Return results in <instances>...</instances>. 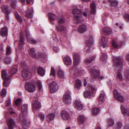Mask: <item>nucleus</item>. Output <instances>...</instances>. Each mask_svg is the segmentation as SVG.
Returning <instances> with one entry per match:
<instances>
[{
  "mask_svg": "<svg viewBox=\"0 0 129 129\" xmlns=\"http://www.w3.org/2000/svg\"><path fill=\"white\" fill-rule=\"evenodd\" d=\"M113 59L115 62V70L118 72L117 76V81L118 82L122 81L124 79L122 74L120 72L123 70V59L122 57L120 56L114 57Z\"/></svg>",
  "mask_w": 129,
  "mask_h": 129,
  "instance_id": "f257e3e1",
  "label": "nucleus"
},
{
  "mask_svg": "<svg viewBox=\"0 0 129 129\" xmlns=\"http://www.w3.org/2000/svg\"><path fill=\"white\" fill-rule=\"evenodd\" d=\"M20 65L22 68H24L22 71V74L23 78L26 80H28L33 75H35L36 74V68L34 67L31 69L29 68H25L26 66L25 62L20 63Z\"/></svg>",
  "mask_w": 129,
  "mask_h": 129,
  "instance_id": "f03ea898",
  "label": "nucleus"
},
{
  "mask_svg": "<svg viewBox=\"0 0 129 129\" xmlns=\"http://www.w3.org/2000/svg\"><path fill=\"white\" fill-rule=\"evenodd\" d=\"M72 12L74 15L75 18L78 21V22L81 23L84 20L82 16L81 15H80V14L81 13L80 10L76 8L73 9Z\"/></svg>",
  "mask_w": 129,
  "mask_h": 129,
  "instance_id": "7ed1b4c3",
  "label": "nucleus"
},
{
  "mask_svg": "<svg viewBox=\"0 0 129 129\" xmlns=\"http://www.w3.org/2000/svg\"><path fill=\"white\" fill-rule=\"evenodd\" d=\"M28 52L29 55L33 58H39L41 57H44L43 53L38 52L37 53H35V50L34 48L29 49Z\"/></svg>",
  "mask_w": 129,
  "mask_h": 129,
  "instance_id": "20e7f679",
  "label": "nucleus"
},
{
  "mask_svg": "<svg viewBox=\"0 0 129 129\" xmlns=\"http://www.w3.org/2000/svg\"><path fill=\"white\" fill-rule=\"evenodd\" d=\"M70 93L69 90L66 92L63 96V102L66 104H70L71 103V97Z\"/></svg>",
  "mask_w": 129,
  "mask_h": 129,
  "instance_id": "39448f33",
  "label": "nucleus"
},
{
  "mask_svg": "<svg viewBox=\"0 0 129 129\" xmlns=\"http://www.w3.org/2000/svg\"><path fill=\"white\" fill-rule=\"evenodd\" d=\"M100 72L99 71L95 69H92L90 72L91 77L90 80L91 82H93L94 79H96L100 76Z\"/></svg>",
  "mask_w": 129,
  "mask_h": 129,
  "instance_id": "423d86ee",
  "label": "nucleus"
},
{
  "mask_svg": "<svg viewBox=\"0 0 129 129\" xmlns=\"http://www.w3.org/2000/svg\"><path fill=\"white\" fill-rule=\"evenodd\" d=\"M34 84L30 82H26L25 85V88L26 90L30 92H33L35 91V87Z\"/></svg>",
  "mask_w": 129,
  "mask_h": 129,
  "instance_id": "0eeeda50",
  "label": "nucleus"
},
{
  "mask_svg": "<svg viewBox=\"0 0 129 129\" xmlns=\"http://www.w3.org/2000/svg\"><path fill=\"white\" fill-rule=\"evenodd\" d=\"M96 90V89L91 86L89 88V90L86 91L83 93L84 97L85 98H89L91 95V93L90 91H91L93 94L95 93Z\"/></svg>",
  "mask_w": 129,
  "mask_h": 129,
  "instance_id": "6e6552de",
  "label": "nucleus"
},
{
  "mask_svg": "<svg viewBox=\"0 0 129 129\" xmlns=\"http://www.w3.org/2000/svg\"><path fill=\"white\" fill-rule=\"evenodd\" d=\"M114 96L116 99L121 102H123L124 98L120 93H119L116 89H114L113 91Z\"/></svg>",
  "mask_w": 129,
  "mask_h": 129,
  "instance_id": "1a4fd4ad",
  "label": "nucleus"
},
{
  "mask_svg": "<svg viewBox=\"0 0 129 129\" xmlns=\"http://www.w3.org/2000/svg\"><path fill=\"white\" fill-rule=\"evenodd\" d=\"M27 117L24 115H23V117L21 121V123L22 126L24 129H27L28 128L30 123L29 122L27 121L26 119Z\"/></svg>",
  "mask_w": 129,
  "mask_h": 129,
  "instance_id": "9d476101",
  "label": "nucleus"
},
{
  "mask_svg": "<svg viewBox=\"0 0 129 129\" xmlns=\"http://www.w3.org/2000/svg\"><path fill=\"white\" fill-rule=\"evenodd\" d=\"M58 89V86L57 83L55 82H52L50 85V91L53 93L57 91Z\"/></svg>",
  "mask_w": 129,
  "mask_h": 129,
  "instance_id": "9b49d317",
  "label": "nucleus"
},
{
  "mask_svg": "<svg viewBox=\"0 0 129 129\" xmlns=\"http://www.w3.org/2000/svg\"><path fill=\"white\" fill-rule=\"evenodd\" d=\"M41 107V103L37 100H36L32 104V107L33 110H38Z\"/></svg>",
  "mask_w": 129,
  "mask_h": 129,
  "instance_id": "f8f14e48",
  "label": "nucleus"
},
{
  "mask_svg": "<svg viewBox=\"0 0 129 129\" xmlns=\"http://www.w3.org/2000/svg\"><path fill=\"white\" fill-rule=\"evenodd\" d=\"M60 115L62 119L65 120H68L70 118L69 114L65 110L62 111L60 113Z\"/></svg>",
  "mask_w": 129,
  "mask_h": 129,
  "instance_id": "ddd939ff",
  "label": "nucleus"
},
{
  "mask_svg": "<svg viewBox=\"0 0 129 129\" xmlns=\"http://www.w3.org/2000/svg\"><path fill=\"white\" fill-rule=\"evenodd\" d=\"M2 10L5 14H10L12 10L10 7L8 5H4L2 7Z\"/></svg>",
  "mask_w": 129,
  "mask_h": 129,
  "instance_id": "4468645a",
  "label": "nucleus"
},
{
  "mask_svg": "<svg viewBox=\"0 0 129 129\" xmlns=\"http://www.w3.org/2000/svg\"><path fill=\"white\" fill-rule=\"evenodd\" d=\"M74 105L75 108L79 110H82L84 106L83 105L80 101L77 100L75 101Z\"/></svg>",
  "mask_w": 129,
  "mask_h": 129,
  "instance_id": "2eb2a0df",
  "label": "nucleus"
},
{
  "mask_svg": "<svg viewBox=\"0 0 129 129\" xmlns=\"http://www.w3.org/2000/svg\"><path fill=\"white\" fill-rule=\"evenodd\" d=\"M120 108L122 113L125 116H129V108H126L125 109L122 105H121Z\"/></svg>",
  "mask_w": 129,
  "mask_h": 129,
  "instance_id": "dca6fc26",
  "label": "nucleus"
},
{
  "mask_svg": "<svg viewBox=\"0 0 129 129\" xmlns=\"http://www.w3.org/2000/svg\"><path fill=\"white\" fill-rule=\"evenodd\" d=\"M73 58L74 59V65H76L79 63L80 59L79 55L77 53L74 54L73 55Z\"/></svg>",
  "mask_w": 129,
  "mask_h": 129,
  "instance_id": "f3484780",
  "label": "nucleus"
},
{
  "mask_svg": "<svg viewBox=\"0 0 129 129\" xmlns=\"http://www.w3.org/2000/svg\"><path fill=\"white\" fill-rule=\"evenodd\" d=\"M110 4L109 5L111 9L114 8L116 7L118 4L117 1L115 0H109Z\"/></svg>",
  "mask_w": 129,
  "mask_h": 129,
  "instance_id": "a211bd4d",
  "label": "nucleus"
},
{
  "mask_svg": "<svg viewBox=\"0 0 129 129\" xmlns=\"http://www.w3.org/2000/svg\"><path fill=\"white\" fill-rule=\"evenodd\" d=\"M63 61L65 64L66 65H69L72 63L71 59L68 56L64 57L63 58Z\"/></svg>",
  "mask_w": 129,
  "mask_h": 129,
  "instance_id": "6ab92c4d",
  "label": "nucleus"
},
{
  "mask_svg": "<svg viewBox=\"0 0 129 129\" xmlns=\"http://www.w3.org/2000/svg\"><path fill=\"white\" fill-rule=\"evenodd\" d=\"M0 34L3 37H5L8 35V29L6 27L2 28L0 30Z\"/></svg>",
  "mask_w": 129,
  "mask_h": 129,
  "instance_id": "aec40b11",
  "label": "nucleus"
},
{
  "mask_svg": "<svg viewBox=\"0 0 129 129\" xmlns=\"http://www.w3.org/2000/svg\"><path fill=\"white\" fill-rule=\"evenodd\" d=\"M7 124L9 129H13V125L14 124V121L12 118H10L7 120Z\"/></svg>",
  "mask_w": 129,
  "mask_h": 129,
  "instance_id": "412c9836",
  "label": "nucleus"
},
{
  "mask_svg": "<svg viewBox=\"0 0 129 129\" xmlns=\"http://www.w3.org/2000/svg\"><path fill=\"white\" fill-rule=\"evenodd\" d=\"M55 115L53 113H51L48 114L46 117V120L47 121L50 123L54 119Z\"/></svg>",
  "mask_w": 129,
  "mask_h": 129,
  "instance_id": "4be33fe9",
  "label": "nucleus"
},
{
  "mask_svg": "<svg viewBox=\"0 0 129 129\" xmlns=\"http://www.w3.org/2000/svg\"><path fill=\"white\" fill-rule=\"evenodd\" d=\"M106 96L104 92H103L101 93L98 99V101L102 103L104 102L105 100Z\"/></svg>",
  "mask_w": 129,
  "mask_h": 129,
  "instance_id": "5701e85b",
  "label": "nucleus"
},
{
  "mask_svg": "<svg viewBox=\"0 0 129 129\" xmlns=\"http://www.w3.org/2000/svg\"><path fill=\"white\" fill-rule=\"evenodd\" d=\"M102 31L106 35H108L111 34L112 30L111 28L108 27L104 28L102 29Z\"/></svg>",
  "mask_w": 129,
  "mask_h": 129,
  "instance_id": "b1692460",
  "label": "nucleus"
},
{
  "mask_svg": "<svg viewBox=\"0 0 129 129\" xmlns=\"http://www.w3.org/2000/svg\"><path fill=\"white\" fill-rule=\"evenodd\" d=\"M33 11L29 9H28L25 12V16L27 18H32L33 16Z\"/></svg>",
  "mask_w": 129,
  "mask_h": 129,
  "instance_id": "393cba45",
  "label": "nucleus"
},
{
  "mask_svg": "<svg viewBox=\"0 0 129 129\" xmlns=\"http://www.w3.org/2000/svg\"><path fill=\"white\" fill-rule=\"evenodd\" d=\"M7 75V72L5 70H3L2 71V77L3 79H9L10 77Z\"/></svg>",
  "mask_w": 129,
  "mask_h": 129,
  "instance_id": "a878e982",
  "label": "nucleus"
},
{
  "mask_svg": "<svg viewBox=\"0 0 129 129\" xmlns=\"http://www.w3.org/2000/svg\"><path fill=\"white\" fill-rule=\"evenodd\" d=\"M28 107L27 105L26 104H24L22 105L21 110L24 114L27 113Z\"/></svg>",
  "mask_w": 129,
  "mask_h": 129,
  "instance_id": "bb28decb",
  "label": "nucleus"
},
{
  "mask_svg": "<svg viewBox=\"0 0 129 129\" xmlns=\"http://www.w3.org/2000/svg\"><path fill=\"white\" fill-rule=\"evenodd\" d=\"M57 23L59 25L63 23L65 21L64 17L63 16L59 17L57 19Z\"/></svg>",
  "mask_w": 129,
  "mask_h": 129,
  "instance_id": "cd10ccee",
  "label": "nucleus"
},
{
  "mask_svg": "<svg viewBox=\"0 0 129 129\" xmlns=\"http://www.w3.org/2000/svg\"><path fill=\"white\" fill-rule=\"evenodd\" d=\"M91 8V13L94 14H95L96 13V7L95 3H93L90 5Z\"/></svg>",
  "mask_w": 129,
  "mask_h": 129,
  "instance_id": "c85d7f7f",
  "label": "nucleus"
},
{
  "mask_svg": "<svg viewBox=\"0 0 129 129\" xmlns=\"http://www.w3.org/2000/svg\"><path fill=\"white\" fill-rule=\"evenodd\" d=\"M78 30L81 33L84 32L87 30L86 26L85 25H81L78 28Z\"/></svg>",
  "mask_w": 129,
  "mask_h": 129,
  "instance_id": "c756f323",
  "label": "nucleus"
},
{
  "mask_svg": "<svg viewBox=\"0 0 129 129\" xmlns=\"http://www.w3.org/2000/svg\"><path fill=\"white\" fill-rule=\"evenodd\" d=\"M38 73L41 76H44L45 74V70L41 67H39L38 68Z\"/></svg>",
  "mask_w": 129,
  "mask_h": 129,
  "instance_id": "7c9ffc66",
  "label": "nucleus"
},
{
  "mask_svg": "<svg viewBox=\"0 0 129 129\" xmlns=\"http://www.w3.org/2000/svg\"><path fill=\"white\" fill-rule=\"evenodd\" d=\"M81 86V81L78 80L76 81L75 82V87L77 89H80Z\"/></svg>",
  "mask_w": 129,
  "mask_h": 129,
  "instance_id": "2f4dec72",
  "label": "nucleus"
},
{
  "mask_svg": "<svg viewBox=\"0 0 129 129\" xmlns=\"http://www.w3.org/2000/svg\"><path fill=\"white\" fill-rule=\"evenodd\" d=\"M29 34L27 33V32H26V38L28 42H31L33 43L34 44H36L37 42V41L33 39H32L30 38L29 36Z\"/></svg>",
  "mask_w": 129,
  "mask_h": 129,
  "instance_id": "473e14b6",
  "label": "nucleus"
},
{
  "mask_svg": "<svg viewBox=\"0 0 129 129\" xmlns=\"http://www.w3.org/2000/svg\"><path fill=\"white\" fill-rule=\"evenodd\" d=\"M85 118L83 115H79L78 118V120L79 123L83 124L84 123Z\"/></svg>",
  "mask_w": 129,
  "mask_h": 129,
  "instance_id": "72a5a7b5",
  "label": "nucleus"
},
{
  "mask_svg": "<svg viewBox=\"0 0 129 129\" xmlns=\"http://www.w3.org/2000/svg\"><path fill=\"white\" fill-rule=\"evenodd\" d=\"M48 15L49 19L51 21L54 20L56 18V15L52 13H49Z\"/></svg>",
  "mask_w": 129,
  "mask_h": 129,
  "instance_id": "f704fd0d",
  "label": "nucleus"
},
{
  "mask_svg": "<svg viewBox=\"0 0 129 129\" xmlns=\"http://www.w3.org/2000/svg\"><path fill=\"white\" fill-rule=\"evenodd\" d=\"M56 29L59 31L61 33H65L66 32L67 28L65 26H61L58 27H56Z\"/></svg>",
  "mask_w": 129,
  "mask_h": 129,
  "instance_id": "c9c22d12",
  "label": "nucleus"
},
{
  "mask_svg": "<svg viewBox=\"0 0 129 129\" xmlns=\"http://www.w3.org/2000/svg\"><path fill=\"white\" fill-rule=\"evenodd\" d=\"M86 44L87 45H89L90 46L93 43V39L91 36H89L86 40Z\"/></svg>",
  "mask_w": 129,
  "mask_h": 129,
  "instance_id": "e433bc0d",
  "label": "nucleus"
},
{
  "mask_svg": "<svg viewBox=\"0 0 129 129\" xmlns=\"http://www.w3.org/2000/svg\"><path fill=\"white\" fill-rule=\"evenodd\" d=\"M14 14L16 18L18 21L20 23L22 22H23L22 19L18 13L16 12H15Z\"/></svg>",
  "mask_w": 129,
  "mask_h": 129,
  "instance_id": "4c0bfd02",
  "label": "nucleus"
},
{
  "mask_svg": "<svg viewBox=\"0 0 129 129\" xmlns=\"http://www.w3.org/2000/svg\"><path fill=\"white\" fill-rule=\"evenodd\" d=\"M101 42L104 44H106L108 42V40L107 38L105 36H102L101 38Z\"/></svg>",
  "mask_w": 129,
  "mask_h": 129,
  "instance_id": "58836bf2",
  "label": "nucleus"
},
{
  "mask_svg": "<svg viewBox=\"0 0 129 129\" xmlns=\"http://www.w3.org/2000/svg\"><path fill=\"white\" fill-rule=\"evenodd\" d=\"M58 74L59 76L61 78H63L64 76V72L61 70H59L58 72Z\"/></svg>",
  "mask_w": 129,
  "mask_h": 129,
  "instance_id": "ea45409f",
  "label": "nucleus"
},
{
  "mask_svg": "<svg viewBox=\"0 0 129 129\" xmlns=\"http://www.w3.org/2000/svg\"><path fill=\"white\" fill-rule=\"evenodd\" d=\"M85 7L84 8L86 10V11H84L82 13V14L84 16L86 17L87 16V12L89 11V10L88 9V6L87 4L85 5Z\"/></svg>",
  "mask_w": 129,
  "mask_h": 129,
  "instance_id": "a19ab883",
  "label": "nucleus"
},
{
  "mask_svg": "<svg viewBox=\"0 0 129 129\" xmlns=\"http://www.w3.org/2000/svg\"><path fill=\"white\" fill-rule=\"evenodd\" d=\"M17 71V68H13L11 69L9 71V74H10L11 75H13Z\"/></svg>",
  "mask_w": 129,
  "mask_h": 129,
  "instance_id": "79ce46f5",
  "label": "nucleus"
},
{
  "mask_svg": "<svg viewBox=\"0 0 129 129\" xmlns=\"http://www.w3.org/2000/svg\"><path fill=\"white\" fill-rule=\"evenodd\" d=\"M55 74L56 72L55 69L53 67H52L50 73V75L54 77V78H55L56 77Z\"/></svg>",
  "mask_w": 129,
  "mask_h": 129,
  "instance_id": "37998d69",
  "label": "nucleus"
},
{
  "mask_svg": "<svg viewBox=\"0 0 129 129\" xmlns=\"http://www.w3.org/2000/svg\"><path fill=\"white\" fill-rule=\"evenodd\" d=\"M9 79H4V81L3 82V84L4 86L6 87H8L9 86L10 84V81Z\"/></svg>",
  "mask_w": 129,
  "mask_h": 129,
  "instance_id": "c03bdc74",
  "label": "nucleus"
},
{
  "mask_svg": "<svg viewBox=\"0 0 129 129\" xmlns=\"http://www.w3.org/2000/svg\"><path fill=\"white\" fill-rule=\"evenodd\" d=\"M92 49L93 48L90 46H88L85 47L84 48V50L86 51V53L88 54L90 53Z\"/></svg>",
  "mask_w": 129,
  "mask_h": 129,
  "instance_id": "a18cd8bd",
  "label": "nucleus"
},
{
  "mask_svg": "<svg viewBox=\"0 0 129 129\" xmlns=\"http://www.w3.org/2000/svg\"><path fill=\"white\" fill-rule=\"evenodd\" d=\"M124 76L126 78V81H129V75L128 71H125V72Z\"/></svg>",
  "mask_w": 129,
  "mask_h": 129,
  "instance_id": "49530a36",
  "label": "nucleus"
},
{
  "mask_svg": "<svg viewBox=\"0 0 129 129\" xmlns=\"http://www.w3.org/2000/svg\"><path fill=\"white\" fill-rule=\"evenodd\" d=\"M12 50L11 47L9 46H7L6 48V54L7 55H9L11 53Z\"/></svg>",
  "mask_w": 129,
  "mask_h": 129,
  "instance_id": "de8ad7c7",
  "label": "nucleus"
},
{
  "mask_svg": "<svg viewBox=\"0 0 129 129\" xmlns=\"http://www.w3.org/2000/svg\"><path fill=\"white\" fill-rule=\"evenodd\" d=\"M99 111L100 110L99 108H94L93 109V114L96 115L98 114Z\"/></svg>",
  "mask_w": 129,
  "mask_h": 129,
  "instance_id": "09e8293b",
  "label": "nucleus"
},
{
  "mask_svg": "<svg viewBox=\"0 0 129 129\" xmlns=\"http://www.w3.org/2000/svg\"><path fill=\"white\" fill-rule=\"evenodd\" d=\"M108 125L109 126H112L114 124V122L113 119H109L108 121Z\"/></svg>",
  "mask_w": 129,
  "mask_h": 129,
  "instance_id": "8fccbe9b",
  "label": "nucleus"
},
{
  "mask_svg": "<svg viewBox=\"0 0 129 129\" xmlns=\"http://www.w3.org/2000/svg\"><path fill=\"white\" fill-rule=\"evenodd\" d=\"M94 57H91L89 58H87L86 60V62L87 64L90 63L92 62L94 60Z\"/></svg>",
  "mask_w": 129,
  "mask_h": 129,
  "instance_id": "3c124183",
  "label": "nucleus"
},
{
  "mask_svg": "<svg viewBox=\"0 0 129 129\" xmlns=\"http://www.w3.org/2000/svg\"><path fill=\"white\" fill-rule=\"evenodd\" d=\"M107 58V55L105 54H103L101 56L100 59L101 60L104 61L106 60Z\"/></svg>",
  "mask_w": 129,
  "mask_h": 129,
  "instance_id": "603ef678",
  "label": "nucleus"
},
{
  "mask_svg": "<svg viewBox=\"0 0 129 129\" xmlns=\"http://www.w3.org/2000/svg\"><path fill=\"white\" fill-rule=\"evenodd\" d=\"M38 117L41 121H43L44 120L45 118V115L44 114L40 113L39 114Z\"/></svg>",
  "mask_w": 129,
  "mask_h": 129,
  "instance_id": "864d4df0",
  "label": "nucleus"
},
{
  "mask_svg": "<svg viewBox=\"0 0 129 129\" xmlns=\"http://www.w3.org/2000/svg\"><path fill=\"white\" fill-rule=\"evenodd\" d=\"M20 41L21 43L23 44L24 42L25 38L23 35L21 34L20 36Z\"/></svg>",
  "mask_w": 129,
  "mask_h": 129,
  "instance_id": "5fc2aeb1",
  "label": "nucleus"
},
{
  "mask_svg": "<svg viewBox=\"0 0 129 129\" xmlns=\"http://www.w3.org/2000/svg\"><path fill=\"white\" fill-rule=\"evenodd\" d=\"M17 3L16 0H11V5L14 8L16 6Z\"/></svg>",
  "mask_w": 129,
  "mask_h": 129,
  "instance_id": "6e6d98bb",
  "label": "nucleus"
},
{
  "mask_svg": "<svg viewBox=\"0 0 129 129\" xmlns=\"http://www.w3.org/2000/svg\"><path fill=\"white\" fill-rule=\"evenodd\" d=\"M122 126V124L120 122L117 123L116 125V129H119Z\"/></svg>",
  "mask_w": 129,
  "mask_h": 129,
  "instance_id": "4d7b16f0",
  "label": "nucleus"
},
{
  "mask_svg": "<svg viewBox=\"0 0 129 129\" xmlns=\"http://www.w3.org/2000/svg\"><path fill=\"white\" fill-rule=\"evenodd\" d=\"M38 86L39 90L41 91L43 90V88L40 82L39 81L38 83Z\"/></svg>",
  "mask_w": 129,
  "mask_h": 129,
  "instance_id": "13d9d810",
  "label": "nucleus"
},
{
  "mask_svg": "<svg viewBox=\"0 0 129 129\" xmlns=\"http://www.w3.org/2000/svg\"><path fill=\"white\" fill-rule=\"evenodd\" d=\"M7 94V92L6 90L5 89H3L2 91L1 94L3 96H5Z\"/></svg>",
  "mask_w": 129,
  "mask_h": 129,
  "instance_id": "bf43d9fd",
  "label": "nucleus"
},
{
  "mask_svg": "<svg viewBox=\"0 0 129 129\" xmlns=\"http://www.w3.org/2000/svg\"><path fill=\"white\" fill-rule=\"evenodd\" d=\"M11 60L9 58L7 57L5 59V62L7 64H9L10 63Z\"/></svg>",
  "mask_w": 129,
  "mask_h": 129,
  "instance_id": "052dcab7",
  "label": "nucleus"
},
{
  "mask_svg": "<svg viewBox=\"0 0 129 129\" xmlns=\"http://www.w3.org/2000/svg\"><path fill=\"white\" fill-rule=\"evenodd\" d=\"M21 102V99L20 98H19L16 100L15 101V104L17 105H19Z\"/></svg>",
  "mask_w": 129,
  "mask_h": 129,
  "instance_id": "680f3d73",
  "label": "nucleus"
},
{
  "mask_svg": "<svg viewBox=\"0 0 129 129\" xmlns=\"http://www.w3.org/2000/svg\"><path fill=\"white\" fill-rule=\"evenodd\" d=\"M5 104L6 106H10V105L11 104V100H10L9 99H8V100L6 101Z\"/></svg>",
  "mask_w": 129,
  "mask_h": 129,
  "instance_id": "e2e57ef3",
  "label": "nucleus"
},
{
  "mask_svg": "<svg viewBox=\"0 0 129 129\" xmlns=\"http://www.w3.org/2000/svg\"><path fill=\"white\" fill-rule=\"evenodd\" d=\"M34 0H26V3L28 4H33Z\"/></svg>",
  "mask_w": 129,
  "mask_h": 129,
  "instance_id": "0e129e2a",
  "label": "nucleus"
},
{
  "mask_svg": "<svg viewBox=\"0 0 129 129\" xmlns=\"http://www.w3.org/2000/svg\"><path fill=\"white\" fill-rule=\"evenodd\" d=\"M53 49L54 51H55V52L56 53L58 52L59 51V49L55 47H53Z\"/></svg>",
  "mask_w": 129,
  "mask_h": 129,
  "instance_id": "69168bd1",
  "label": "nucleus"
},
{
  "mask_svg": "<svg viewBox=\"0 0 129 129\" xmlns=\"http://www.w3.org/2000/svg\"><path fill=\"white\" fill-rule=\"evenodd\" d=\"M125 17L126 20L129 21V14H126L125 15Z\"/></svg>",
  "mask_w": 129,
  "mask_h": 129,
  "instance_id": "338daca9",
  "label": "nucleus"
},
{
  "mask_svg": "<svg viewBox=\"0 0 129 129\" xmlns=\"http://www.w3.org/2000/svg\"><path fill=\"white\" fill-rule=\"evenodd\" d=\"M112 45L115 48H117L118 47L117 44L114 41H113Z\"/></svg>",
  "mask_w": 129,
  "mask_h": 129,
  "instance_id": "774afa93",
  "label": "nucleus"
}]
</instances>
